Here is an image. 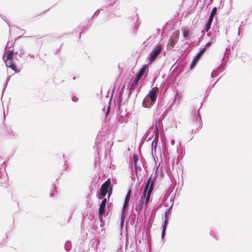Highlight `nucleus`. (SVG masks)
Returning a JSON list of instances; mask_svg holds the SVG:
<instances>
[{
    "mask_svg": "<svg viewBox=\"0 0 252 252\" xmlns=\"http://www.w3.org/2000/svg\"><path fill=\"white\" fill-rule=\"evenodd\" d=\"M112 192V187L110 179H108L101 186L99 191L97 193L98 197L103 199L107 194V197L109 198Z\"/></svg>",
    "mask_w": 252,
    "mask_h": 252,
    "instance_id": "39448f33",
    "label": "nucleus"
},
{
    "mask_svg": "<svg viewBox=\"0 0 252 252\" xmlns=\"http://www.w3.org/2000/svg\"><path fill=\"white\" fill-rule=\"evenodd\" d=\"M129 118V113L126 112L120 113L118 114V116H117L118 122L121 124L126 123Z\"/></svg>",
    "mask_w": 252,
    "mask_h": 252,
    "instance_id": "f8f14e48",
    "label": "nucleus"
},
{
    "mask_svg": "<svg viewBox=\"0 0 252 252\" xmlns=\"http://www.w3.org/2000/svg\"><path fill=\"white\" fill-rule=\"evenodd\" d=\"M205 51H206L205 48H202L195 56L199 58H200L201 56L205 53Z\"/></svg>",
    "mask_w": 252,
    "mask_h": 252,
    "instance_id": "c756f323",
    "label": "nucleus"
},
{
    "mask_svg": "<svg viewBox=\"0 0 252 252\" xmlns=\"http://www.w3.org/2000/svg\"><path fill=\"white\" fill-rule=\"evenodd\" d=\"M13 60H18L16 55H14V58H13Z\"/></svg>",
    "mask_w": 252,
    "mask_h": 252,
    "instance_id": "864d4df0",
    "label": "nucleus"
},
{
    "mask_svg": "<svg viewBox=\"0 0 252 252\" xmlns=\"http://www.w3.org/2000/svg\"><path fill=\"white\" fill-rule=\"evenodd\" d=\"M148 71V65L144 64L142 68L136 73L139 74V76L141 77L142 79H145L147 75Z\"/></svg>",
    "mask_w": 252,
    "mask_h": 252,
    "instance_id": "4468645a",
    "label": "nucleus"
},
{
    "mask_svg": "<svg viewBox=\"0 0 252 252\" xmlns=\"http://www.w3.org/2000/svg\"><path fill=\"white\" fill-rule=\"evenodd\" d=\"M76 77H74L73 78V80H75V79H76Z\"/></svg>",
    "mask_w": 252,
    "mask_h": 252,
    "instance_id": "338daca9",
    "label": "nucleus"
},
{
    "mask_svg": "<svg viewBox=\"0 0 252 252\" xmlns=\"http://www.w3.org/2000/svg\"><path fill=\"white\" fill-rule=\"evenodd\" d=\"M156 37V35H153V39H155Z\"/></svg>",
    "mask_w": 252,
    "mask_h": 252,
    "instance_id": "680f3d73",
    "label": "nucleus"
},
{
    "mask_svg": "<svg viewBox=\"0 0 252 252\" xmlns=\"http://www.w3.org/2000/svg\"><path fill=\"white\" fill-rule=\"evenodd\" d=\"M123 90L122 89L119 93L118 96V102L115 104V107L114 108V111H115L117 116H118V114L121 113V102L122 101V98L123 95Z\"/></svg>",
    "mask_w": 252,
    "mask_h": 252,
    "instance_id": "9b49d317",
    "label": "nucleus"
},
{
    "mask_svg": "<svg viewBox=\"0 0 252 252\" xmlns=\"http://www.w3.org/2000/svg\"><path fill=\"white\" fill-rule=\"evenodd\" d=\"M163 152H164V154H166V150H165V149H163Z\"/></svg>",
    "mask_w": 252,
    "mask_h": 252,
    "instance_id": "e2e57ef3",
    "label": "nucleus"
},
{
    "mask_svg": "<svg viewBox=\"0 0 252 252\" xmlns=\"http://www.w3.org/2000/svg\"><path fill=\"white\" fill-rule=\"evenodd\" d=\"M28 56H29L31 58H33V59H34V57H35L34 55V54H30V53H29V54H28Z\"/></svg>",
    "mask_w": 252,
    "mask_h": 252,
    "instance_id": "49530a36",
    "label": "nucleus"
},
{
    "mask_svg": "<svg viewBox=\"0 0 252 252\" xmlns=\"http://www.w3.org/2000/svg\"><path fill=\"white\" fill-rule=\"evenodd\" d=\"M138 168H139V166L138 165V163L136 164H133V165H131V171L134 170V172H135L136 174L137 173Z\"/></svg>",
    "mask_w": 252,
    "mask_h": 252,
    "instance_id": "7c9ffc66",
    "label": "nucleus"
},
{
    "mask_svg": "<svg viewBox=\"0 0 252 252\" xmlns=\"http://www.w3.org/2000/svg\"><path fill=\"white\" fill-rule=\"evenodd\" d=\"M17 53H18V52H16L15 53L13 52V55H17Z\"/></svg>",
    "mask_w": 252,
    "mask_h": 252,
    "instance_id": "4d7b16f0",
    "label": "nucleus"
},
{
    "mask_svg": "<svg viewBox=\"0 0 252 252\" xmlns=\"http://www.w3.org/2000/svg\"><path fill=\"white\" fill-rule=\"evenodd\" d=\"M13 44H14V42H13L12 41H8L7 43V45H6V46L5 47V49L6 48H9L10 46H13Z\"/></svg>",
    "mask_w": 252,
    "mask_h": 252,
    "instance_id": "a19ab883",
    "label": "nucleus"
},
{
    "mask_svg": "<svg viewBox=\"0 0 252 252\" xmlns=\"http://www.w3.org/2000/svg\"><path fill=\"white\" fill-rule=\"evenodd\" d=\"M6 85H7V84L4 86V88H3V90H2L3 93H4V90H5L6 87Z\"/></svg>",
    "mask_w": 252,
    "mask_h": 252,
    "instance_id": "603ef678",
    "label": "nucleus"
},
{
    "mask_svg": "<svg viewBox=\"0 0 252 252\" xmlns=\"http://www.w3.org/2000/svg\"><path fill=\"white\" fill-rule=\"evenodd\" d=\"M93 229L95 231H96L97 229V227L96 226H95V225H94L93 226Z\"/></svg>",
    "mask_w": 252,
    "mask_h": 252,
    "instance_id": "de8ad7c7",
    "label": "nucleus"
},
{
    "mask_svg": "<svg viewBox=\"0 0 252 252\" xmlns=\"http://www.w3.org/2000/svg\"><path fill=\"white\" fill-rule=\"evenodd\" d=\"M175 140H174V139L171 140V145H174L175 144Z\"/></svg>",
    "mask_w": 252,
    "mask_h": 252,
    "instance_id": "09e8293b",
    "label": "nucleus"
},
{
    "mask_svg": "<svg viewBox=\"0 0 252 252\" xmlns=\"http://www.w3.org/2000/svg\"><path fill=\"white\" fill-rule=\"evenodd\" d=\"M144 140H143V139L141 140V141L140 142L141 144H142L144 142Z\"/></svg>",
    "mask_w": 252,
    "mask_h": 252,
    "instance_id": "052dcab7",
    "label": "nucleus"
},
{
    "mask_svg": "<svg viewBox=\"0 0 252 252\" xmlns=\"http://www.w3.org/2000/svg\"><path fill=\"white\" fill-rule=\"evenodd\" d=\"M139 160V158L137 154H133L132 156V161L131 165L137 164Z\"/></svg>",
    "mask_w": 252,
    "mask_h": 252,
    "instance_id": "a878e982",
    "label": "nucleus"
},
{
    "mask_svg": "<svg viewBox=\"0 0 252 252\" xmlns=\"http://www.w3.org/2000/svg\"><path fill=\"white\" fill-rule=\"evenodd\" d=\"M2 161V157L0 156V162Z\"/></svg>",
    "mask_w": 252,
    "mask_h": 252,
    "instance_id": "13d9d810",
    "label": "nucleus"
},
{
    "mask_svg": "<svg viewBox=\"0 0 252 252\" xmlns=\"http://www.w3.org/2000/svg\"><path fill=\"white\" fill-rule=\"evenodd\" d=\"M104 223H105V221H103V223H101V222H100V226L101 227H103V226L104 225Z\"/></svg>",
    "mask_w": 252,
    "mask_h": 252,
    "instance_id": "8fccbe9b",
    "label": "nucleus"
},
{
    "mask_svg": "<svg viewBox=\"0 0 252 252\" xmlns=\"http://www.w3.org/2000/svg\"><path fill=\"white\" fill-rule=\"evenodd\" d=\"M94 148H95V147H94ZM98 145L96 146V149H98Z\"/></svg>",
    "mask_w": 252,
    "mask_h": 252,
    "instance_id": "0e129e2a",
    "label": "nucleus"
},
{
    "mask_svg": "<svg viewBox=\"0 0 252 252\" xmlns=\"http://www.w3.org/2000/svg\"><path fill=\"white\" fill-rule=\"evenodd\" d=\"M71 247H72V245H71V243L70 241L68 240V241H66V242L64 244V249L65 250V251L67 252H69L71 250Z\"/></svg>",
    "mask_w": 252,
    "mask_h": 252,
    "instance_id": "5701e85b",
    "label": "nucleus"
},
{
    "mask_svg": "<svg viewBox=\"0 0 252 252\" xmlns=\"http://www.w3.org/2000/svg\"><path fill=\"white\" fill-rule=\"evenodd\" d=\"M226 68V64L222 63L219 65V66L215 70L219 73L222 72Z\"/></svg>",
    "mask_w": 252,
    "mask_h": 252,
    "instance_id": "b1692460",
    "label": "nucleus"
},
{
    "mask_svg": "<svg viewBox=\"0 0 252 252\" xmlns=\"http://www.w3.org/2000/svg\"><path fill=\"white\" fill-rule=\"evenodd\" d=\"M191 33V32L189 29H185L183 31V36L187 40L189 39Z\"/></svg>",
    "mask_w": 252,
    "mask_h": 252,
    "instance_id": "412c9836",
    "label": "nucleus"
},
{
    "mask_svg": "<svg viewBox=\"0 0 252 252\" xmlns=\"http://www.w3.org/2000/svg\"><path fill=\"white\" fill-rule=\"evenodd\" d=\"M158 93L155 88L152 89L148 94L144 98L142 101V106L150 109L156 103L157 99Z\"/></svg>",
    "mask_w": 252,
    "mask_h": 252,
    "instance_id": "20e7f679",
    "label": "nucleus"
},
{
    "mask_svg": "<svg viewBox=\"0 0 252 252\" xmlns=\"http://www.w3.org/2000/svg\"><path fill=\"white\" fill-rule=\"evenodd\" d=\"M179 37V33H176L175 32L172 33L167 45L166 49L167 50H171L174 47L178 41Z\"/></svg>",
    "mask_w": 252,
    "mask_h": 252,
    "instance_id": "9d476101",
    "label": "nucleus"
},
{
    "mask_svg": "<svg viewBox=\"0 0 252 252\" xmlns=\"http://www.w3.org/2000/svg\"><path fill=\"white\" fill-rule=\"evenodd\" d=\"M25 54V50L22 46L19 47V57H21L22 55Z\"/></svg>",
    "mask_w": 252,
    "mask_h": 252,
    "instance_id": "2f4dec72",
    "label": "nucleus"
},
{
    "mask_svg": "<svg viewBox=\"0 0 252 252\" xmlns=\"http://www.w3.org/2000/svg\"><path fill=\"white\" fill-rule=\"evenodd\" d=\"M124 226V223H123V224L121 223H120L119 229L121 231H122L123 230Z\"/></svg>",
    "mask_w": 252,
    "mask_h": 252,
    "instance_id": "37998d69",
    "label": "nucleus"
},
{
    "mask_svg": "<svg viewBox=\"0 0 252 252\" xmlns=\"http://www.w3.org/2000/svg\"><path fill=\"white\" fill-rule=\"evenodd\" d=\"M218 9L217 7H214L211 12V13L209 16L208 19L207 20V22L205 24L204 26V30L202 31L201 32L203 34H205V32H208L209 30L211 28L212 23L213 22V21L214 20V17L215 14L217 13Z\"/></svg>",
    "mask_w": 252,
    "mask_h": 252,
    "instance_id": "1a4fd4ad",
    "label": "nucleus"
},
{
    "mask_svg": "<svg viewBox=\"0 0 252 252\" xmlns=\"http://www.w3.org/2000/svg\"><path fill=\"white\" fill-rule=\"evenodd\" d=\"M111 98H110L109 99V104H108V106L107 107V111L105 113V114H104V117H105V118H107V116L109 115V111H110V105H111Z\"/></svg>",
    "mask_w": 252,
    "mask_h": 252,
    "instance_id": "c85d7f7f",
    "label": "nucleus"
},
{
    "mask_svg": "<svg viewBox=\"0 0 252 252\" xmlns=\"http://www.w3.org/2000/svg\"><path fill=\"white\" fill-rule=\"evenodd\" d=\"M127 210L126 209L122 208V212H121V219H120V223H125L126 217L127 215Z\"/></svg>",
    "mask_w": 252,
    "mask_h": 252,
    "instance_id": "a211bd4d",
    "label": "nucleus"
},
{
    "mask_svg": "<svg viewBox=\"0 0 252 252\" xmlns=\"http://www.w3.org/2000/svg\"><path fill=\"white\" fill-rule=\"evenodd\" d=\"M20 37L21 36H18V37H16V39H18V38H20Z\"/></svg>",
    "mask_w": 252,
    "mask_h": 252,
    "instance_id": "774afa93",
    "label": "nucleus"
},
{
    "mask_svg": "<svg viewBox=\"0 0 252 252\" xmlns=\"http://www.w3.org/2000/svg\"><path fill=\"white\" fill-rule=\"evenodd\" d=\"M104 8H108L110 12L114 13L115 15L118 17L120 16V14L117 12L120 9V3L119 0H107V4L100 9H97L94 13L88 19V21L96 14L100 10H103Z\"/></svg>",
    "mask_w": 252,
    "mask_h": 252,
    "instance_id": "7ed1b4c3",
    "label": "nucleus"
},
{
    "mask_svg": "<svg viewBox=\"0 0 252 252\" xmlns=\"http://www.w3.org/2000/svg\"><path fill=\"white\" fill-rule=\"evenodd\" d=\"M220 79V78H219L218 79H217V80L215 82V83L214 84V85H213L212 86V88L214 87V86H215V85L217 83V82L219 80V79Z\"/></svg>",
    "mask_w": 252,
    "mask_h": 252,
    "instance_id": "3c124183",
    "label": "nucleus"
},
{
    "mask_svg": "<svg viewBox=\"0 0 252 252\" xmlns=\"http://www.w3.org/2000/svg\"><path fill=\"white\" fill-rule=\"evenodd\" d=\"M7 67H9L15 71L16 72H19L17 70V66L15 63L13 61L10 60L9 61H4Z\"/></svg>",
    "mask_w": 252,
    "mask_h": 252,
    "instance_id": "dca6fc26",
    "label": "nucleus"
},
{
    "mask_svg": "<svg viewBox=\"0 0 252 252\" xmlns=\"http://www.w3.org/2000/svg\"><path fill=\"white\" fill-rule=\"evenodd\" d=\"M86 28V26H78L76 29L74 30L73 33H76L77 32H80L79 33V38H81V34L82 32L84 31V29Z\"/></svg>",
    "mask_w": 252,
    "mask_h": 252,
    "instance_id": "4be33fe9",
    "label": "nucleus"
},
{
    "mask_svg": "<svg viewBox=\"0 0 252 252\" xmlns=\"http://www.w3.org/2000/svg\"><path fill=\"white\" fill-rule=\"evenodd\" d=\"M159 132L158 131H157L155 133L154 138L151 144L152 154H154V150H155V151L157 150L158 144L159 141Z\"/></svg>",
    "mask_w": 252,
    "mask_h": 252,
    "instance_id": "ddd939ff",
    "label": "nucleus"
},
{
    "mask_svg": "<svg viewBox=\"0 0 252 252\" xmlns=\"http://www.w3.org/2000/svg\"><path fill=\"white\" fill-rule=\"evenodd\" d=\"M157 32H158H158H159V31H160V30L159 29H157Z\"/></svg>",
    "mask_w": 252,
    "mask_h": 252,
    "instance_id": "bf43d9fd",
    "label": "nucleus"
},
{
    "mask_svg": "<svg viewBox=\"0 0 252 252\" xmlns=\"http://www.w3.org/2000/svg\"><path fill=\"white\" fill-rule=\"evenodd\" d=\"M7 50L6 51L7 53H13L14 52V47L13 46H10L9 48H7Z\"/></svg>",
    "mask_w": 252,
    "mask_h": 252,
    "instance_id": "4c0bfd02",
    "label": "nucleus"
},
{
    "mask_svg": "<svg viewBox=\"0 0 252 252\" xmlns=\"http://www.w3.org/2000/svg\"><path fill=\"white\" fill-rule=\"evenodd\" d=\"M13 58H14V55H13V53H8V55L6 57V59L5 60L4 57H3V61H9L10 60L12 61Z\"/></svg>",
    "mask_w": 252,
    "mask_h": 252,
    "instance_id": "bb28decb",
    "label": "nucleus"
},
{
    "mask_svg": "<svg viewBox=\"0 0 252 252\" xmlns=\"http://www.w3.org/2000/svg\"><path fill=\"white\" fill-rule=\"evenodd\" d=\"M173 205V203H172V205L166 209V211L164 213V220L163 221L161 229V240L164 239L165 236L166 235V230L167 229V225L169 222V220L171 215L172 209Z\"/></svg>",
    "mask_w": 252,
    "mask_h": 252,
    "instance_id": "423d86ee",
    "label": "nucleus"
},
{
    "mask_svg": "<svg viewBox=\"0 0 252 252\" xmlns=\"http://www.w3.org/2000/svg\"><path fill=\"white\" fill-rule=\"evenodd\" d=\"M219 74V73H218L215 69H214L212 73H211V77L212 78H215L216 77L218 74Z\"/></svg>",
    "mask_w": 252,
    "mask_h": 252,
    "instance_id": "e433bc0d",
    "label": "nucleus"
},
{
    "mask_svg": "<svg viewBox=\"0 0 252 252\" xmlns=\"http://www.w3.org/2000/svg\"><path fill=\"white\" fill-rule=\"evenodd\" d=\"M162 47L161 45H157L153 49L152 51L149 54L147 57L148 60V64H150L153 63L156 60L157 56L161 53Z\"/></svg>",
    "mask_w": 252,
    "mask_h": 252,
    "instance_id": "6e6552de",
    "label": "nucleus"
},
{
    "mask_svg": "<svg viewBox=\"0 0 252 252\" xmlns=\"http://www.w3.org/2000/svg\"><path fill=\"white\" fill-rule=\"evenodd\" d=\"M156 177L152 178V176H151L147 181L144 191L141 194L138 203L136 205L135 207V211L137 213V219L139 218V216L142 212L144 207V204H145V211L147 209L150 201L151 194L156 185Z\"/></svg>",
    "mask_w": 252,
    "mask_h": 252,
    "instance_id": "f257e3e1",
    "label": "nucleus"
},
{
    "mask_svg": "<svg viewBox=\"0 0 252 252\" xmlns=\"http://www.w3.org/2000/svg\"><path fill=\"white\" fill-rule=\"evenodd\" d=\"M131 189H129L127 190L126 195H128L129 197H131Z\"/></svg>",
    "mask_w": 252,
    "mask_h": 252,
    "instance_id": "a18cd8bd",
    "label": "nucleus"
},
{
    "mask_svg": "<svg viewBox=\"0 0 252 252\" xmlns=\"http://www.w3.org/2000/svg\"><path fill=\"white\" fill-rule=\"evenodd\" d=\"M141 79L142 78L139 76V74H136L131 79L127 87V89L128 91L127 98L126 100H125L124 104H125L126 101L128 102L129 101H131L132 103H135L136 97L138 94V89H137V84L139 80Z\"/></svg>",
    "mask_w": 252,
    "mask_h": 252,
    "instance_id": "f03ea898",
    "label": "nucleus"
},
{
    "mask_svg": "<svg viewBox=\"0 0 252 252\" xmlns=\"http://www.w3.org/2000/svg\"><path fill=\"white\" fill-rule=\"evenodd\" d=\"M38 57H39V59H40V60H42V59L41 58V57H40V56L39 55L38 56Z\"/></svg>",
    "mask_w": 252,
    "mask_h": 252,
    "instance_id": "69168bd1",
    "label": "nucleus"
},
{
    "mask_svg": "<svg viewBox=\"0 0 252 252\" xmlns=\"http://www.w3.org/2000/svg\"><path fill=\"white\" fill-rule=\"evenodd\" d=\"M167 113H168V111L167 110H165L163 113L160 116V117H159V119H160V118H162V119H163L167 115Z\"/></svg>",
    "mask_w": 252,
    "mask_h": 252,
    "instance_id": "58836bf2",
    "label": "nucleus"
},
{
    "mask_svg": "<svg viewBox=\"0 0 252 252\" xmlns=\"http://www.w3.org/2000/svg\"><path fill=\"white\" fill-rule=\"evenodd\" d=\"M71 100L73 102H77L78 100V98L76 96H73L71 98Z\"/></svg>",
    "mask_w": 252,
    "mask_h": 252,
    "instance_id": "79ce46f5",
    "label": "nucleus"
},
{
    "mask_svg": "<svg viewBox=\"0 0 252 252\" xmlns=\"http://www.w3.org/2000/svg\"><path fill=\"white\" fill-rule=\"evenodd\" d=\"M52 187H53V189H52L51 192L50 193V197L53 196V195H54V191H56V187L54 183L53 184Z\"/></svg>",
    "mask_w": 252,
    "mask_h": 252,
    "instance_id": "f704fd0d",
    "label": "nucleus"
},
{
    "mask_svg": "<svg viewBox=\"0 0 252 252\" xmlns=\"http://www.w3.org/2000/svg\"><path fill=\"white\" fill-rule=\"evenodd\" d=\"M105 215L104 213H100L98 214V219L101 223H103V221H105L103 219V216Z\"/></svg>",
    "mask_w": 252,
    "mask_h": 252,
    "instance_id": "72a5a7b5",
    "label": "nucleus"
},
{
    "mask_svg": "<svg viewBox=\"0 0 252 252\" xmlns=\"http://www.w3.org/2000/svg\"><path fill=\"white\" fill-rule=\"evenodd\" d=\"M199 59H200V58H199L197 56H195V57L193 58V59L191 63V64L190 65V66H189L190 69H192L195 67V66L197 64Z\"/></svg>",
    "mask_w": 252,
    "mask_h": 252,
    "instance_id": "aec40b11",
    "label": "nucleus"
},
{
    "mask_svg": "<svg viewBox=\"0 0 252 252\" xmlns=\"http://www.w3.org/2000/svg\"><path fill=\"white\" fill-rule=\"evenodd\" d=\"M6 130L8 134L13 137L15 136L16 133L14 132L11 129V127L9 126H5Z\"/></svg>",
    "mask_w": 252,
    "mask_h": 252,
    "instance_id": "cd10ccee",
    "label": "nucleus"
},
{
    "mask_svg": "<svg viewBox=\"0 0 252 252\" xmlns=\"http://www.w3.org/2000/svg\"><path fill=\"white\" fill-rule=\"evenodd\" d=\"M36 42L37 43L40 44V46H41V45L42 44V40L40 38L36 39Z\"/></svg>",
    "mask_w": 252,
    "mask_h": 252,
    "instance_id": "c03bdc74",
    "label": "nucleus"
},
{
    "mask_svg": "<svg viewBox=\"0 0 252 252\" xmlns=\"http://www.w3.org/2000/svg\"><path fill=\"white\" fill-rule=\"evenodd\" d=\"M107 202L106 198H103L102 199L100 203L99 204V207L98 209V214L100 213H105L106 211V204Z\"/></svg>",
    "mask_w": 252,
    "mask_h": 252,
    "instance_id": "2eb2a0df",
    "label": "nucleus"
},
{
    "mask_svg": "<svg viewBox=\"0 0 252 252\" xmlns=\"http://www.w3.org/2000/svg\"><path fill=\"white\" fill-rule=\"evenodd\" d=\"M0 16L2 19V20L3 21H4L7 23V24L8 25V26H9V22H8L6 17L5 16L1 15L0 14Z\"/></svg>",
    "mask_w": 252,
    "mask_h": 252,
    "instance_id": "ea45409f",
    "label": "nucleus"
},
{
    "mask_svg": "<svg viewBox=\"0 0 252 252\" xmlns=\"http://www.w3.org/2000/svg\"><path fill=\"white\" fill-rule=\"evenodd\" d=\"M127 221H128V220H127L126 221V231H127Z\"/></svg>",
    "mask_w": 252,
    "mask_h": 252,
    "instance_id": "5fc2aeb1",
    "label": "nucleus"
},
{
    "mask_svg": "<svg viewBox=\"0 0 252 252\" xmlns=\"http://www.w3.org/2000/svg\"><path fill=\"white\" fill-rule=\"evenodd\" d=\"M203 102V100L201 102V105L197 110L194 108L191 112L192 124L196 126V129L200 127L202 125V120L199 114V110Z\"/></svg>",
    "mask_w": 252,
    "mask_h": 252,
    "instance_id": "0eeeda50",
    "label": "nucleus"
},
{
    "mask_svg": "<svg viewBox=\"0 0 252 252\" xmlns=\"http://www.w3.org/2000/svg\"><path fill=\"white\" fill-rule=\"evenodd\" d=\"M196 129H192V132H196Z\"/></svg>",
    "mask_w": 252,
    "mask_h": 252,
    "instance_id": "6e6d98bb",
    "label": "nucleus"
},
{
    "mask_svg": "<svg viewBox=\"0 0 252 252\" xmlns=\"http://www.w3.org/2000/svg\"><path fill=\"white\" fill-rule=\"evenodd\" d=\"M130 197L126 195L123 208L126 209L128 206Z\"/></svg>",
    "mask_w": 252,
    "mask_h": 252,
    "instance_id": "393cba45",
    "label": "nucleus"
},
{
    "mask_svg": "<svg viewBox=\"0 0 252 252\" xmlns=\"http://www.w3.org/2000/svg\"><path fill=\"white\" fill-rule=\"evenodd\" d=\"M135 17H136L137 21L135 23V27L137 29L140 25V22H138L139 17L137 14H136Z\"/></svg>",
    "mask_w": 252,
    "mask_h": 252,
    "instance_id": "c9c22d12",
    "label": "nucleus"
},
{
    "mask_svg": "<svg viewBox=\"0 0 252 252\" xmlns=\"http://www.w3.org/2000/svg\"><path fill=\"white\" fill-rule=\"evenodd\" d=\"M159 119H156L155 121V127L157 129V131H158V129L160 128V122H159Z\"/></svg>",
    "mask_w": 252,
    "mask_h": 252,
    "instance_id": "473e14b6",
    "label": "nucleus"
},
{
    "mask_svg": "<svg viewBox=\"0 0 252 252\" xmlns=\"http://www.w3.org/2000/svg\"><path fill=\"white\" fill-rule=\"evenodd\" d=\"M216 41V39H215V37H211L209 41L208 42L203 48H205V51H206L207 49L210 48L211 45L215 42Z\"/></svg>",
    "mask_w": 252,
    "mask_h": 252,
    "instance_id": "6ab92c4d",
    "label": "nucleus"
},
{
    "mask_svg": "<svg viewBox=\"0 0 252 252\" xmlns=\"http://www.w3.org/2000/svg\"><path fill=\"white\" fill-rule=\"evenodd\" d=\"M213 32L211 33V32L208 33V35L211 37H215L216 39V37L220 35L219 31V27L217 25H216V27H214L213 29Z\"/></svg>",
    "mask_w": 252,
    "mask_h": 252,
    "instance_id": "f3484780",
    "label": "nucleus"
}]
</instances>
